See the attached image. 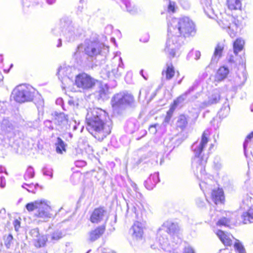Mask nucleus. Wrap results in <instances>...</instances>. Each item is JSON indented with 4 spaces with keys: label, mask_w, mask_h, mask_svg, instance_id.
<instances>
[{
    "label": "nucleus",
    "mask_w": 253,
    "mask_h": 253,
    "mask_svg": "<svg viewBox=\"0 0 253 253\" xmlns=\"http://www.w3.org/2000/svg\"><path fill=\"white\" fill-rule=\"evenodd\" d=\"M86 122L88 131L99 141H102L111 132L112 122L106 112L101 108L88 110Z\"/></svg>",
    "instance_id": "obj_1"
},
{
    "label": "nucleus",
    "mask_w": 253,
    "mask_h": 253,
    "mask_svg": "<svg viewBox=\"0 0 253 253\" xmlns=\"http://www.w3.org/2000/svg\"><path fill=\"white\" fill-rule=\"evenodd\" d=\"M211 135V130L206 129L201 136V138L198 139L194 142L192 146L191 149L194 154V158L193 159L192 166L197 174V177L206 173L205 166L207 162L208 156L205 155L208 142L209 141V137Z\"/></svg>",
    "instance_id": "obj_2"
},
{
    "label": "nucleus",
    "mask_w": 253,
    "mask_h": 253,
    "mask_svg": "<svg viewBox=\"0 0 253 253\" xmlns=\"http://www.w3.org/2000/svg\"><path fill=\"white\" fill-rule=\"evenodd\" d=\"M107 48L99 42L87 41L84 44L78 46L73 57L78 63L81 65L87 64L88 57L95 58L101 54L103 49H107Z\"/></svg>",
    "instance_id": "obj_3"
},
{
    "label": "nucleus",
    "mask_w": 253,
    "mask_h": 253,
    "mask_svg": "<svg viewBox=\"0 0 253 253\" xmlns=\"http://www.w3.org/2000/svg\"><path fill=\"white\" fill-rule=\"evenodd\" d=\"M168 27L169 32L183 38L194 36L196 33L194 23L187 17L180 19L171 18L168 22Z\"/></svg>",
    "instance_id": "obj_4"
},
{
    "label": "nucleus",
    "mask_w": 253,
    "mask_h": 253,
    "mask_svg": "<svg viewBox=\"0 0 253 253\" xmlns=\"http://www.w3.org/2000/svg\"><path fill=\"white\" fill-rule=\"evenodd\" d=\"M124 73V65L121 57V52H117L111 60V63L107 65L106 68L102 69L100 74L104 79L112 77L118 78Z\"/></svg>",
    "instance_id": "obj_5"
},
{
    "label": "nucleus",
    "mask_w": 253,
    "mask_h": 253,
    "mask_svg": "<svg viewBox=\"0 0 253 253\" xmlns=\"http://www.w3.org/2000/svg\"><path fill=\"white\" fill-rule=\"evenodd\" d=\"M168 32V38L163 51L169 59L178 57L180 55V49L183 43V38Z\"/></svg>",
    "instance_id": "obj_6"
},
{
    "label": "nucleus",
    "mask_w": 253,
    "mask_h": 253,
    "mask_svg": "<svg viewBox=\"0 0 253 253\" xmlns=\"http://www.w3.org/2000/svg\"><path fill=\"white\" fill-rule=\"evenodd\" d=\"M198 177L202 180L199 185L203 192H207L211 190V198L212 201L215 204L221 203L224 200L223 191L222 189L220 188H217V189H212V185L214 183L212 177L211 175L207 177L205 173L204 175H202V178L201 175H199V177Z\"/></svg>",
    "instance_id": "obj_7"
},
{
    "label": "nucleus",
    "mask_w": 253,
    "mask_h": 253,
    "mask_svg": "<svg viewBox=\"0 0 253 253\" xmlns=\"http://www.w3.org/2000/svg\"><path fill=\"white\" fill-rule=\"evenodd\" d=\"M36 92L35 89L30 85L21 84L13 89L12 95L15 101L19 103H24L32 101Z\"/></svg>",
    "instance_id": "obj_8"
},
{
    "label": "nucleus",
    "mask_w": 253,
    "mask_h": 253,
    "mask_svg": "<svg viewBox=\"0 0 253 253\" xmlns=\"http://www.w3.org/2000/svg\"><path fill=\"white\" fill-rule=\"evenodd\" d=\"M26 208L29 211L37 209L38 211L35 213L36 216L43 219L44 221L47 220L52 216L50 213L51 208L45 200H38L28 203L26 205Z\"/></svg>",
    "instance_id": "obj_9"
},
{
    "label": "nucleus",
    "mask_w": 253,
    "mask_h": 253,
    "mask_svg": "<svg viewBox=\"0 0 253 253\" xmlns=\"http://www.w3.org/2000/svg\"><path fill=\"white\" fill-rule=\"evenodd\" d=\"M218 25L225 29L230 36L234 38L238 31L241 28V22L234 16L226 13L222 15L221 19L217 21Z\"/></svg>",
    "instance_id": "obj_10"
},
{
    "label": "nucleus",
    "mask_w": 253,
    "mask_h": 253,
    "mask_svg": "<svg viewBox=\"0 0 253 253\" xmlns=\"http://www.w3.org/2000/svg\"><path fill=\"white\" fill-rule=\"evenodd\" d=\"M134 102L132 95L126 92L117 93L111 99V104L114 109H124L132 106Z\"/></svg>",
    "instance_id": "obj_11"
},
{
    "label": "nucleus",
    "mask_w": 253,
    "mask_h": 253,
    "mask_svg": "<svg viewBox=\"0 0 253 253\" xmlns=\"http://www.w3.org/2000/svg\"><path fill=\"white\" fill-rule=\"evenodd\" d=\"M162 227L166 228L167 232L171 236L176 244H179L181 242L182 236L180 228L177 223L167 221L164 223Z\"/></svg>",
    "instance_id": "obj_12"
},
{
    "label": "nucleus",
    "mask_w": 253,
    "mask_h": 253,
    "mask_svg": "<svg viewBox=\"0 0 253 253\" xmlns=\"http://www.w3.org/2000/svg\"><path fill=\"white\" fill-rule=\"evenodd\" d=\"M75 71L74 68L66 65L61 66L58 68L57 74L63 85L65 86L72 80Z\"/></svg>",
    "instance_id": "obj_13"
},
{
    "label": "nucleus",
    "mask_w": 253,
    "mask_h": 253,
    "mask_svg": "<svg viewBox=\"0 0 253 253\" xmlns=\"http://www.w3.org/2000/svg\"><path fill=\"white\" fill-rule=\"evenodd\" d=\"M75 84L79 88L88 89L95 84V80L85 73L78 75L76 77Z\"/></svg>",
    "instance_id": "obj_14"
},
{
    "label": "nucleus",
    "mask_w": 253,
    "mask_h": 253,
    "mask_svg": "<svg viewBox=\"0 0 253 253\" xmlns=\"http://www.w3.org/2000/svg\"><path fill=\"white\" fill-rule=\"evenodd\" d=\"M54 122L58 126L59 129H61L63 130L69 129L72 124H75V123L69 122L68 116L63 113H56L55 114Z\"/></svg>",
    "instance_id": "obj_15"
},
{
    "label": "nucleus",
    "mask_w": 253,
    "mask_h": 253,
    "mask_svg": "<svg viewBox=\"0 0 253 253\" xmlns=\"http://www.w3.org/2000/svg\"><path fill=\"white\" fill-rule=\"evenodd\" d=\"M30 234L33 238V243L35 247L40 248L45 245L47 238L46 236L40 234L38 228L32 229Z\"/></svg>",
    "instance_id": "obj_16"
},
{
    "label": "nucleus",
    "mask_w": 253,
    "mask_h": 253,
    "mask_svg": "<svg viewBox=\"0 0 253 253\" xmlns=\"http://www.w3.org/2000/svg\"><path fill=\"white\" fill-rule=\"evenodd\" d=\"M82 29L73 25L68 26L63 31V35L69 42L74 41L76 37L80 36L82 33Z\"/></svg>",
    "instance_id": "obj_17"
},
{
    "label": "nucleus",
    "mask_w": 253,
    "mask_h": 253,
    "mask_svg": "<svg viewBox=\"0 0 253 253\" xmlns=\"http://www.w3.org/2000/svg\"><path fill=\"white\" fill-rule=\"evenodd\" d=\"M247 79V75L245 71H238L233 76L231 80L232 88L233 90H236L238 88L241 87L245 84Z\"/></svg>",
    "instance_id": "obj_18"
},
{
    "label": "nucleus",
    "mask_w": 253,
    "mask_h": 253,
    "mask_svg": "<svg viewBox=\"0 0 253 253\" xmlns=\"http://www.w3.org/2000/svg\"><path fill=\"white\" fill-rule=\"evenodd\" d=\"M221 99V93L219 89H213L209 93L208 99L205 100L201 104L203 108H206L219 102Z\"/></svg>",
    "instance_id": "obj_19"
},
{
    "label": "nucleus",
    "mask_w": 253,
    "mask_h": 253,
    "mask_svg": "<svg viewBox=\"0 0 253 253\" xmlns=\"http://www.w3.org/2000/svg\"><path fill=\"white\" fill-rule=\"evenodd\" d=\"M106 214V211L103 208L95 209L90 217V220L92 223H98L104 220Z\"/></svg>",
    "instance_id": "obj_20"
},
{
    "label": "nucleus",
    "mask_w": 253,
    "mask_h": 253,
    "mask_svg": "<svg viewBox=\"0 0 253 253\" xmlns=\"http://www.w3.org/2000/svg\"><path fill=\"white\" fill-rule=\"evenodd\" d=\"M143 224L138 221L134 223L130 229L132 238L136 240H141L143 234Z\"/></svg>",
    "instance_id": "obj_21"
},
{
    "label": "nucleus",
    "mask_w": 253,
    "mask_h": 253,
    "mask_svg": "<svg viewBox=\"0 0 253 253\" xmlns=\"http://www.w3.org/2000/svg\"><path fill=\"white\" fill-rule=\"evenodd\" d=\"M224 44L222 43H218L214 48L213 54L211 59V64H216L222 56Z\"/></svg>",
    "instance_id": "obj_22"
},
{
    "label": "nucleus",
    "mask_w": 253,
    "mask_h": 253,
    "mask_svg": "<svg viewBox=\"0 0 253 253\" xmlns=\"http://www.w3.org/2000/svg\"><path fill=\"white\" fill-rule=\"evenodd\" d=\"M109 87L107 84H101L98 89L95 92V95L98 99L107 100L109 95Z\"/></svg>",
    "instance_id": "obj_23"
},
{
    "label": "nucleus",
    "mask_w": 253,
    "mask_h": 253,
    "mask_svg": "<svg viewBox=\"0 0 253 253\" xmlns=\"http://www.w3.org/2000/svg\"><path fill=\"white\" fill-rule=\"evenodd\" d=\"M216 234L225 246H228L232 245V239L233 238L232 235L220 230L217 231Z\"/></svg>",
    "instance_id": "obj_24"
},
{
    "label": "nucleus",
    "mask_w": 253,
    "mask_h": 253,
    "mask_svg": "<svg viewBox=\"0 0 253 253\" xmlns=\"http://www.w3.org/2000/svg\"><path fill=\"white\" fill-rule=\"evenodd\" d=\"M200 1L206 14L211 18H214L215 14L211 6V0H201Z\"/></svg>",
    "instance_id": "obj_25"
},
{
    "label": "nucleus",
    "mask_w": 253,
    "mask_h": 253,
    "mask_svg": "<svg viewBox=\"0 0 253 253\" xmlns=\"http://www.w3.org/2000/svg\"><path fill=\"white\" fill-rule=\"evenodd\" d=\"M159 181V174L155 172L150 175L149 177L144 182V185L148 190H152Z\"/></svg>",
    "instance_id": "obj_26"
},
{
    "label": "nucleus",
    "mask_w": 253,
    "mask_h": 253,
    "mask_svg": "<svg viewBox=\"0 0 253 253\" xmlns=\"http://www.w3.org/2000/svg\"><path fill=\"white\" fill-rule=\"evenodd\" d=\"M105 230V226H99L89 233V240L94 242L99 239Z\"/></svg>",
    "instance_id": "obj_27"
},
{
    "label": "nucleus",
    "mask_w": 253,
    "mask_h": 253,
    "mask_svg": "<svg viewBox=\"0 0 253 253\" xmlns=\"http://www.w3.org/2000/svg\"><path fill=\"white\" fill-rule=\"evenodd\" d=\"M229 73V70L228 68L225 66L220 67L218 70L215 76V81L221 82L226 78L227 75Z\"/></svg>",
    "instance_id": "obj_28"
},
{
    "label": "nucleus",
    "mask_w": 253,
    "mask_h": 253,
    "mask_svg": "<svg viewBox=\"0 0 253 253\" xmlns=\"http://www.w3.org/2000/svg\"><path fill=\"white\" fill-rule=\"evenodd\" d=\"M163 229H160L157 234V238L158 241L162 246V248L164 250L166 249V247L169 245L168 239L167 236L164 235L163 234Z\"/></svg>",
    "instance_id": "obj_29"
},
{
    "label": "nucleus",
    "mask_w": 253,
    "mask_h": 253,
    "mask_svg": "<svg viewBox=\"0 0 253 253\" xmlns=\"http://www.w3.org/2000/svg\"><path fill=\"white\" fill-rule=\"evenodd\" d=\"M241 217L244 224L253 222V206L250 207L248 212L243 213Z\"/></svg>",
    "instance_id": "obj_30"
},
{
    "label": "nucleus",
    "mask_w": 253,
    "mask_h": 253,
    "mask_svg": "<svg viewBox=\"0 0 253 253\" xmlns=\"http://www.w3.org/2000/svg\"><path fill=\"white\" fill-rule=\"evenodd\" d=\"M196 87L197 85L196 84H194L185 93L178 97L176 100L174 101V103L177 105L178 104L183 102L186 99L187 95L195 90Z\"/></svg>",
    "instance_id": "obj_31"
},
{
    "label": "nucleus",
    "mask_w": 253,
    "mask_h": 253,
    "mask_svg": "<svg viewBox=\"0 0 253 253\" xmlns=\"http://www.w3.org/2000/svg\"><path fill=\"white\" fill-rule=\"evenodd\" d=\"M242 0H227V5L231 10L241 9Z\"/></svg>",
    "instance_id": "obj_32"
},
{
    "label": "nucleus",
    "mask_w": 253,
    "mask_h": 253,
    "mask_svg": "<svg viewBox=\"0 0 253 253\" xmlns=\"http://www.w3.org/2000/svg\"><path fill=\"white\" fill-rule=\"evenodd\" d=\"M244 44V41L241 38L236 39L233 44L234 53L237 54L238 52L241 51L243 49Z\"/></svg>",
    "instance_id": "obj_33"
},
{
    "label": "nucleus",
    "mask_w": 253,
    "mask_h": 253,
    "mask_svg": "<svg viewBox=\"0 0 253 253\" xmlns=\"http://www.w3.org/2000/svg\"><path fill=\"white\" fill-rule=\"evenodd\" d=\"M188 122L186 117L184 115H180L176 122V126L179 128L180 130H184L187 125Z\"/></svg>",
    "instance_id": "obj_34"
},
{
    "label": "nucleus",
    "mask_w": 253,
    "mask_h": 253,
    "mask_svg": "<svg viewBox=\"0 0 253 253\" xmlns=\"http://www.w3.org/2000/svg\"><path fill=\"white\" fill-rule=\"evenodd\" d=\"M56 151L57 153L62 154L63 151H65L66 144L60 137H57L55 142Z\"/></svg>",
    "instance_id": "obj_35"
},
{
    "label": "nucleus",
    "mask_w": 253,
    "mask_h": 253,
    "mask_svg": "<svg viewBox=\"0 0 253 253\" xmlns=\"http://www.w3.org/2000/svg\"><path fill=\"white\" fill-rule=\"evenodd\" d=\"M3 241L4 245L7 249L11 248L13 245L14 241L13 237L11 234L4 235Z\"/></svg>",
    "instance_id": "obj_36"
},
{
    "label": "nucleus",
    "mask_w": 253,
    "mask_h": 253,
    "mask_svg": "<svg viewBox=\"0 0 253 253\" xmlns=\"http://www.w3.org/2000/svg\"><path fill=\"white\" fill-rule=\"evenodd\" d=\"M175 73L174 67L171 62L167 64V70L166 71V79H171Z\"/></svg>",
    "instance_id": "obj_37"
},
{
    "label": "nucleus",
    "mask_w": 253,
    "mask_h": 253,
    "mask_svg": "<svg viewBox=\"0 0 253 253\" xmlns=\"http://www.w3.org/2000/svg\"><path fill=\"white\" fill-rule=\"evenodd\" d=\"M39 186L38 184H34L33 183L27 184L24 183L22 187L26 189L29 192L35 193L37 187Z\"/></svg>",
    "instance_id": "obj_38"
},
{
    "label": "nucleus",
    "mask_w": 253,
    "mask_h": 253,
    "mask_svg": "<svg viewBox=\"0 0 253 253\" xmlns=\"http://www.w3.org/2000/svg\"><path fill=\"white\" fill-rule=\"evenodd\" d=\"M35 176V171L33 167L30 166L29 167L24 175V178L25 180H28L30 179L33 178Z\"/></svg>",
    "instance_id": "obj_39"
},
{
    "label": "nucleus",
    "mask_w": 253,
    "mask_h": 253,
    "mask_svg": "<svg viewBox=\"0 0 253 253\" xmlns=\"http://www.w3.org/2000/svg\"><path fill=\"white\" fill-rule=\"evenodd\" d=\"M229 111L230 108L229 106H224L220 109V111L218 113V114L220 118H223L226 117L228 115Z\"/></svg>",
    "instance_id": "obj_40"
},
{
    "label": "nucleus",
    "mask_w": 253,
    "mask_h": 253,
    "mask_svg": "<svg viewBox=\"0 0 253 253\" xmlns=\"http://www.w3.org/2000/svg\"><path fill=\"white\" fill-rule=\"evenodd\" d=\"M126 5L127 11L130 13H133L135 12L134 7L132 5L129 0H121Z\"/></svg>",
    "instance_id": "obj_41"
},
{
    "label": "nucleus",
    "mask_w": 253,
    "mask_h": 253,
    "mask_svg": "<svg viewBox=\"0 0 253 253\" xmlns=\"http://www.w3.org/2000/svg\"><path fill=\"white\" fill-rule=\"evenodd\" d=\"M235 249L239 253H246L245 249L243 245L239 242V240H236V242L234 244Z\"/></svg>",
    "instance_id": "obj_42"
},
{
    "label": "nucleus",
    "mask_w": 253,
    "mask_h": 253,
    "mask_svg": "<svg viewBox=\"0 0 253 253\" xmlns=\"http://www.w3.org/2000/svg\"><path fill=\"white\" fill-rule=\"evenodd\" d=\"M230 223V220L225 217H223L217 221L216 225L217 226H228Z\"/></svg>",
    "instance_id": "obj_43"
},
{
    "label": "nucleus",
    "mask_w": 253,
    "mask_h": 253,
    "mask_svg": "<svg viewBox=\"0 0 253 253\" xmlns=\"http://www.w3.org/2000/svg\"><path fill=\"white\" fill-rule=\"evenodd\" d=\"M62 237V234L61 231H56L51 235V239L52 241H56Z\"/></svg>",
    "instance_id": "obj_44"
},
{
    "label": "nucleus",
    "mask_w": 253,
    "mask_h": 253,
    "mask_svg": "<svg viewBox=\"0 0 253 253\" xmlns=\"http://www.w3.org/2000/svg\"><path fill=\"white\" fill-rule=\"evenodd\" d=\"M243 208L245 209V206L249 207L252 205V198L247 196L243 200Z\"/></svg>",
    "instance_id": "obj_45"
},
{
    "label": "nucleus",
    "mask_w": 253,
    "mask_h": 253,
    "mask_svg": "<svg viewBox=\"0 0 253 253\" xmlns=\"http://www.w3.org/2000/svg\"><path fill=\"white\" fill-rule=\"evenodd\" d=\"M253 137V131L247 136V137L245 140V142L244 143L243 147H244V153L246 156L247 155V147L248 143H249V141L251 139V138Z\"/></svg>",
    "instance_id": "obj_46"
},
{
    "label": "nucleus",
    "mask_w": 253,
    "mask_h": 253,
    "mask_svg": "<svg viewBox=\"0 0 253 253\" xmlns=\"http://www.w3.org/2000/svg\"><path fill=\"white\" fill-rule=\"evenodd\" d=\"M193 54H194V59L196 60L200 59L201 56V52L198 50L194 51L193 50H191L187 55V58L191 57Z\"/></svg>",
    "instance_id": "obj_47"
},
{
    "label": "nucleus",
    "mask_w": 253,
    "mask_h": 253,
    "mask_svg": "<svg viewBox=\"0 0 253 253\" xmlns=\"http://www.w3.org/2000/svg\"><path fill=\"white\" fill-rule=\"evenodd\" d=\"M43 174L44 175L49 176L50 178L52 177V169L50 168L45 167L42 169Z\"/></svg>",
    "instance_id": "obj_48"
},
{
    "label": "nucleus",
    "mask_w": 253,
    "mask_h": 253,
    "mask_svg": "<svg viewBox=\"0 0 253 253\" xmlns=\"http://www.w3.org/2000/svg\"><path fill=\"white\" fill-rule=\"evenodd\" d=\"M175 2L174 1H172L169 0L168 7V10L169 12H175Z\"/></svg>",
    "instance_id": "obj_49"
},
{
    "label": "nucleus",
    "mask_w": 253,
    "mask_h": 253,
    "mask_svg": "<svg viewBox=\"0 0 253 253\" xmlns=\"http://www.w3.org/2000/svg\"><path fill=\"white\" fill-rule=\"evenodd\" d=\"M197 205L200 208L204 207L206 205V202L204 199L201 198H198L196 200Z\"/></svg>",
    "instance_id": "obj_50"
},
{
    "label": "nucleus",
    "mask_w": 253,
    "mask_h": 253,
    "mask_svg": "<svg viewBox=\"0 0 253 253\" xmlns=\"http://www.w3.org/2000/svg\"><path fill=\"white\" fill-rule=\"evenodd\" d=\"M75 165L77 167H83L86 165V162L83 160H79L75 162Z\"/></svg>",
    "instance_id": "obj_51"
},
{
    "label": "nucleus",
    "mask_w": 253,
    "mask_h": 253,
    "mask_svg": "<svg viewBox=\"0 0 253 253\" xmlns=\"http://www.w3.org/2000/svg\"><path fill=\"white\" fill-rule=\"evenodd\" d=\"M183 253H195L194 249L189 245L185 247Z\"/></svg>",
    "instance_id": "obj_52"
},
{
    "label": "nucleus",
    "mask_w": 253,
    "mask_h": 253,
    "mask_svg": "<svg viewBox=\"0 0 253 253\" xmlns=\"http://www.w3.org/2000/svg\"><path fill=\"white\" fill-rule=\"evenodd\" d=\"M5 186V179L4 176H0V187L4 188Z\"/></svg>",
    "instance_id": "obj_53"
},
{
    "label": "nucleus",
    "mask_w": 253,
    "mask_h": 253,
    "mask_svg": "<svg viewBox=\"0 0 253 253\" xmlns=\"http://www.w3.org/2000/svg\"><path fill=\"white\" fill-rule=\"evenodd\" d=\"M44 125L46 127H48L50 129H53V127L52 126L51 122L49 120H46L44 122Z\"/></svg>",
    "instance_id": "obj_54"
},
{
    "label": "nucleus",
    "mask_w": 253,
    "mask_h": 253,
    "mask_svg": "<svg viewBox=\"0 0 253 253\" xmlns=\"http://www.w3.org/2000/svg\"><path fill=\"white\" fill-rule=\"evenodd\" d=\"M13 225L14 226V228L16 231H18L19 228L20 227V222L18 220H15L13 221Z\"/></svg>",
    "instance_id": "obj_55"
},
{
    "label": "nucleus",
    "mask_w": 253,
    "mask_h": 253,
    "mask_svg": "<svg viewBox=\"0 0 253 253\" xmlns=\"http://www.w3.org/2000/svg\"><path fill=\"white\" fill-rule=\"evenodd\" d=\"M211 212H212V211H211ZM220 213V212L219 211H216V216L215 217H214L213 215L211 213H210L211 214V218L213 220V221H216V219H217V217L219 216Z\"/></svg>",
    "instance_id": "obj_56"
},
{
    "label": "nucleus",
    "mask_w": 253,
    "mask_h": 253,
    "mask_svg": "<svg viewBox=\"0 0 253 253\" xmlns=\"http://www.w3.org/2000/svg\"><path fill=\"white\" fill-rule=\"evenodd\" d=\"M149 130L152 131L153 133H156L157 131L156 128V125H153L150 126L149 127Z\"/></svg>",
    "instance_id": "obj_57"
},
{
    "label": "nucleus",
    "mask_w": 253,
    "mask_h": 253,
    "mask_svg": "<svg viewBox=\"0 0 253 253\" xmlns=\"http://www.w3.org/2000/svg\"><path fill=\"white\" fill-rule=\"evenodd\" d=\"M43 104L44 103L42 100H40L39 103L37 105L38 108H42L43 106Z\"/></svg>",
    "instance_id": "obj_58"
},
{
    "label": "nucleus",
    "mask_w": 253,
    "mask_h": 253,
    "mask_svg": "<svg viewBox=\"0 0 253 253\" xmlns=\"http://www.w3.org/2000/svg\"><path fill=\"white\" fill-rule=\"evenodd\" d=\"M132 211L134 212V213L136 215V216L137 217L139 212V210L137 209V208L135 206H133V208L132 209Z\"/></svg>",
    "instance_id": "obj_59"
},
{
    "label": "nucleus",
    "mask_w": 253,
    "mask_h": 253,
    "mask_svg": "<svg viewBox=\"0 0 253 253\" xmlns=\"http://www.w3.org/2000/svg\"><path fill=\"white\" fill-rule=\"evenodd\" d=\"M56 103L59 105H62L63 104V99L61 98H58L56 100Z\"/></svg>",
    "instance_id": "obj_60"
},
{
    "label": "nucleus",
    "mask_w": 253,
    "mask_h": 253,
    "mask_svg": "<svg viewBox=\"0 0 253 253\" xmlns=\"http://www.w3.org/2000/svg\"><path fill=\"white\" fill-rule=\"evenodd\" d=\"M56 0H46L47 4L49 5L53 4L55 3Z\"/></svg>",
    "instance_id": "obj_61"
},
{
    "label": "nucleus",
    "mask_w": 253,
    "mask_h": 253,
    "mask_svg": "<svg viewBox=\"0 0 253 253\" xmlns=\"http://www.w3.org/2000/svg\"><path fill=\"white\" fill-rule=\"evenodd\" d=\"M5 172L6 174H7L6 173V169H5V168L3 167H2V166H0V173H3V172Z\"/></svg>",
    "instance_id": "obj_62"
},
{
    "label": "nucleus",
    "mask_w": 253,
    "mask_h": 253,
    "mask_svg": "<svg viewBox=\"0 0 253 253\" xmlns=\"http://www.w3.org/2000/svg\"><path fill=\"white\" fill-rule=\"evenodd\" d=\"M148 39H149L148 36L146 35V38L144 40H142V39H140V41H142V42H147L148 41Z\"/></svg>",
    "instance_id": "obj_63"
},
{
    "label": "nucleus",
    "mask_w": 253,
    "mask_h": 253,
    "mask_svg": "<svg viewBox=\"0 0 253 253\" xmlns=\"http://www.w3.org/2000/svg\"><path fill=\"white\" fill-rule=\"evenodd\" d=\"M62 45V42H61V39H59L58 40V43L57 45V46L58 47H61Z\"/></svg>",
    "instance_id": "obj_64"
}]
</instances>
